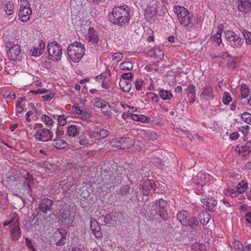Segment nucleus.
<instances>
[{
	"label": "nucleus",
	"mask_w": 251,
	"mask_h": 251,
	"mask_svg": "<svg viewBox=\"0 0 251 251\" xmlns=\"http://www.w3.org/2000/svg\"><path fill=\"white\" fill-rule=\"evenodd\" d=\"M188 97L190 99V102L194 103L196 98L195 87L193 84H191L185 90Z\"/></svg>",
	"instance_id": "393cba45"
},
{
	"label": "nucleus",
	"mask_w": 251,
	"mask_h": 251,
	"mask_svg": "<svg viewBox=\"0 0 251 251\" xmlns=\"http://www.w3.org/2000/svg\"><path fill=\"white\" fill-rule=\"evenodd\" d=\"M21 174L25 178L24 184L27 193H29L31 190L32 187L34 184V180L33 176L30 175L29 173L25 171H23Z\"/></svg>",
	"instance_id": "2eb2a0df"
},
{
	"label": "nucleus",
	"mask_w": 251,
	"mask_h": 251,
	"mask_svg": "<svg viewBox=\"0 0 251 251\" xmlns=\"http://www.w3.org/2000/svg\"><path fill=\"white\" fill-rule=\"evenodd\" d=\"M149 54L151 56H156L157 58L161 59L164 56V52L159 48L151 49L149 52Z\"/></svg>",
	"instance_id": "7c9ffc66"
},
{
	"label": "nucleus",
	"mask_w": 251,
	"mask_h": 251,
	"mask_svg": "<svg viewBox=\"0 0 251 251\" xmlns=\"http://www.w3.org/2000/svg\"><path fill=\"white\" fill-rule=\"evenodd\" d=\"M78 154L82 156V157L87 156V155H90V156H93V152L89 150H80L79 151Z\"/></svg>",
	"instance_id": "5fc2aeb1"
},
{
	"label": "nucleus",
	"mask_w": 251,
	"mask_h": 251,
	"mask_svg": "<svg viewBox=\"0 0 251 251\" xmlns=\"http://www.w3.org/2000/svg\"><path fill=\"white\" fill-rule=\"evenodd\" d=\"M242 121L247 124L251 125V114L248 112H244L241 115Z\"/></svg>",
	"instance_id": "c03bdc74"
},
{
	"label": "nucleus",
	"mask_w": 251,
	"mask_h": 251,
	"mask_svg": "<svg viewBox=\"0 0 251 251\" xmlns=\"http://www.w3.org/2000/svg\"><path fill=\"white\" fill-rule=\"evenodd\" d=\"M134 144V140L129 137L114 138L109 142V145L111 147L119 149L130 148Z\"/></svg>",
	"instance_id": "20e7f679"
},
{
	"label": "nucleus",
	"mask_w": 251,
	"mask_h": 251,
	"mask_svg": "<svg viewBox=\"0 0 251 251\" xmlns=\"http://www.w3.org/2000/svg\"><path fill=\"white\" fill-rule=\"evenodd\" d=\"M210 215L206 211H203L200 214L199 219L201 224L206 225L210 220Z\"/></svg>",
	"instance_id": "2f4dec72"
},
{
	"label": "nucleus",
	"mask_w": 251,
	"mask_h": 251,
	"mask_svg": "<svg viewBox=\"0 0 251 251\" xmlns=\"http://www.w3.org/2000/svg\"><path fill=\"white\" fill-rule=\"evenodd\" d=\"M201 202L203 203V208L210 211H213L214 208L217 204V201L211 197L202 198Z\"/></svg>",
	"instance_id": "dca6fc26"
},
{
	"label": "nucleus",
	"mask_w": 251,
	"mask_h": 251,
	"mask_svg": "<svg viewBox=\"0 0 251 251\" xmlns=\"http://www.w3.org/2000/svg\"><path fill=\"white\" fill-rule=\"evenodd\" d=\"M235 151H238L242 156L249 155L251 152V144L250 141L247 142L246 144L241 148H236Z\"/></svg>",
	"instance_id": "5701e85b"
},
{
	"label": "nucleus",
	"mask_w": 251,
	"mask_h": 251,
	"mask_svg": "<svg viewBox=\"0 0 251 251\" xmlns=\"http://www.w3.org/2000/svg\"><path fill=\"white\" fill-rule=\"evenodd\" d=\"M14 9V4L11 1H8L4 6L5 12L8 15H11L13 13Z\"/></svg>",
	"instance_id": "e433bc0d"
},
{
	"label": "nucleus",
	"mask_w": 251,
	"mask_h": 251,
	"mask_svg": "<svg viewBox=\"0 0 251 251\" xmlns=\"http://www.w3.org/2000/svg\"><path fill=\"white\" fill-rule=\"evenodd\" d=\"M69 182V177H64L63 179H62L59 183V186L62 188L63 187H64Z\"/></svg>",
	"instance_id": "e2e57ef3"
},
{
	"label": "nucleus",
	"mask_w": 251,
	"mask_h": 251,
	"mask_svg": "<svg viewBox=\"0 0 251 251\" xmlns=\"http://www.w3.org/2000/svg\"><path fill=\"white\" fill-rule=\"evenodd\" d=\"M143 80H137L135 81V88L137 90H141V86L143 84Z\"/></svg>",
	"instance_id": "0e129e2a"
},
{
	"label": "nucleus",
	"mask_w": 251,
	"mask_h": 251,
	"mask_svg": "<svg viewBox=\"0 0 251 251\" xmlns=\"http://www.w3.org/2000/svg\"><path fill=\"white\" fill-rule=\"evenodd\" d=\"M123 57V54L121 52H116L112 56V59L113 60H116L120 61L122 59Z\"/></svg>",
	"instance_id": "bf43d9fd"
},
{
	"label": "nucleus",
	"mask_w": 251,
	"mask_h": 251,
	"mask_svg": "<svg viewBox=\"0 0 251 251\" xmlns=\"http://www.w3.org/2000/svg\"><path fill=\"white\" fill-rule=\"evenodd\" d=\"M243 42L242 38L236 34L232 38L229 40L227 44L233 48H240Z\"/></svg>",
	"instance_id": "4be33fe9"
},
{
	"label": "nucleus",
	"mask_w": 251,
	"mask_h": 251,
	"mask_svg": "<svg viewBox=\"0 0 251 251\" xmlns=\"http://www.w3.org/2000/svg\"><path fill=\"white\" fill-rule=\"evenodd\" d=\"M157 7L156 4L148 5L145 10V16L147 18H152L155 17L158 15Z\"/></svg>",
	"instance_id": "aec40b11"
},
{
	"label": "nucleus",
	"mask_w": 251,
	"mask_h": 251,
	"mask_svg": "<svg viewBox=\"0 0 251 251\" xmlns=\"http://www.w3.org/2000/svg\"><path fill=\"white\" fill-rule=\"evenodd\" d=\"M251 8L250 0H238V8L242 12L247 13Z\"/></svg>",
	"instance_id": "412c9836"
},
{
	"label": "nucleus",
	"mask_w": 251,
	"mask_h": 251,
	"mask_svg": "<svg viewBox=\"0 0 251 251\" xmlns=\"http://www.w3.org/2000/svg\"><path fill=\"white\" fill-rule=\"evenodd\" d=\"M68 134L69 136L75 137L77 133V128L75 125L70 126L67 130Z\"/></svg>",
	"instance_id": "4c0bfd02"
},
{
	"label": "nucleus",
	"mask_w": 251,
	"mask_h": 251,
	"mask_svg": "<svg viewBox=\"0 0 251 251\" xmlns=\"http://www.w3.org/2000/svg\"><path fill=\"white\" fill-rule=\"evenodd\" d=\"M188 217V213L186 211L179 212L177 215V218L182 225H183V223L185 222V220H187Z\"/></svg>",
	"instance_id": "f704fd0d"
},
{
	"label": "nucleus",
	"mask_w": 251,
	"mask_h": 251,
	"mask_svg": "<svg viewBox=\"0 0 251 251\" xmlns=\"http://www.w3.org/2000/svg\"><path fill=\"white\" fill-rule=\"evenodd\" d=\"M237 194H238L237 190H235L232 188L228 189L226 193L227 195L229 196L231 198L235 197L237 196Z\"/></svg>",
	"instance_id": "4d7b16f0"
},
{
	"label": "nucleus",
	"mask_w": 251,
	"mask_h": 251,
	"mask_svg": "<svg viewBox=\"0 0 251 251\" xmlns=\"http://www.w3.org/2000/svg\"><path fill=\"white\" fill-rule=\"evenodd\" d=\"M89 136L91 138L100 140L99 132L98 130L90 131L89 132Z\"/></svg>",
	"instance_id": "3c124183"
},
{
	"label": "nucleus",
	"mask_w": 251,
	"mask_h": 251,
	"mask_svg": "<svg viewBox=\"0 0 251 251\" xmlns=\"http://www.w3.org/2000/svg\"><path fill=\"white\" fill-rule=\"evenodd\" d=\"M92 102L95 106L98 108H101L104 104V102H105L106 101L103 100L101 98H96L92 100Z\"/></svg>",
	"instance_id": "a19ab883"
},
{
	"label": "nucleus",
	"mask_w": 251,
	"mask_h": 251,
	"mask_svg": "<svg viewBox=\"0 0 251 251\" xmlns=\"http://www.w3.org/2000/svg\"><path fill=\"white\" fill-rule=\"evenodd\" d=\"M122 215L116 212L107 214L104 217V222L106 224H117L121 223Z\"/></svg>",
	"instance_id": "4468645a"
},
{
	"label": "nucleus",
	"mask_w": 251,
	"mask_h": 251,
	"mask_svg": "<svg viewBox=\"0 0 251 251\" xmlns=\"http://www.w3.org/2000/svg\"><path fill=\"white\" fill-rule=\"evenodd\" d=\"M222 28L220 27H218V31L213 37V41L215 42H217L218 45H220L222 43Z\"/></svg>",
	"instance_id": "ea45409f"
},
{
	"label": "nucleus",
	"mask_w": 251,
	"mask_h": 251,
	"mask_svg": "<svg viewBox=\"0 0 251 251\" xmlns=\"http://www.w3.org/2000/svg\"><path fill=\"white\" fill-rule=\"evenodd\" d=\"M64 133V131L63 129H62L60 127H58L57 128V130L56 131V134L57 137H61Z\"/></svg>",
	"instance_id": "338daca9"
},
{
	"label": "nucleus",
	"mask_w": 251,
	"mask_h": 251,
	"mask_svg": "<svg viewBox=\"0 0 251 251\" xmlns=\"http://www.w3.org/2000/svg\"><path fill=\"white\" fill-rule=\"evenodd\" d=\"M120 67L122 70H131L133 69V65L130 62H125L120 64Z\"/></svg>",
	"instance_id": "79ce46f5"
},
{
	"label": "nucleus",
	"mask_w": 251,
	"mask_h": 251,
	"mask_svg": "<svg viewBox=\"0 0 251 251\" xmlns=\"http://www.w3.org/2000/svg\"><path fill=\"white\" fill-rule=\"evenodd\" d=\"M248 183L245 180H242L237 185L236 190L238 194H241L244 192L248 188Z\"/></svg>",
	"instance_id": "72a5a7b5"
},
{
	"label": "nucleus",
	"mask_w": 251,
	"mask_h": 251,
	"mask_svg": "<svg viewBox=\"0 0 251 251\" xmlns=\"http://www.w3.org/2000/svg\"><path fill=\"white\" fill-rule=\"evenodd\" d=\"M67 53L71 60L74 62H79L85 54V48L82 44L75 42L67 48Z\"/></svg>",
	"instance_id": "f03ea898"
},
{
	"label": "nucleus",
	"mask_w": 251,
	"mask_h": 251,
	"mask_svg": "<svg viewBox=\"0 0 251 251\" xmlns=\"http://www.w3.org/2000/svg\"><path fill=\"white\" fill-rule=\"evenodd\" d=\"M102 113L105 115H109L110 114L111 106L107 104L106 101L104 102V104L100 108Z\"/></svg>",
	"instance_id": "37998d69"
},
{
	"label": "nucleus",
	"mask_w": 251,
	"mask_h": 251,
	"mask_svg": "<svg viewBox=\"0 0 251 251\" xmlns=\"http://www.w3.org/2000/svg\"><path fill=\"white\" fill-rule=\"evenodd\" d=\"M37 140L42 141H48L51 140L53 133L48 129L38 130L35 134Z\"/></svg>",
	"instance_id": "9b49d317"
},
{
	"label": "nucleus",
	"mask_w": 251,
	"mask_h": 251,
	"mask_svg": "<svg viewBox=\"0 0 251 251\" xmlns=\"http://www.w3.org/2000/svg\"><path fill=\"white\" fill-rule=\"evenodd\" d=\"M152 155H161L162 156H167L169 154V153L167 151H162L161 150L158 151H152Z\"/></svg>",
	"instance_id": "052dcab7"
},
{
	"label": "nucleus",
	"mask_w": 251,
	"mask_h": 251,
	"mask_svg": "<svg viewBox=\"0 0 251 251\" xmlns=\"http://www.w3.org/2000/svg\"><path fill=\"white\" fill-rule=\"evenodd\" d=\"M30 5L27 0H21L19 12V18L22 22H26L31 14Z\"/></svg>",
	"instance_id": "39448f33"
},
{
	"label": "nucleus",
	"mask_w": 251,
	"mask_h": 251,
	"mask_svg": "<svg viewBox=\"0 0 251 251\" xmlns=\"http://www.w3.org/2000/svg\"><path fill=\"white\" fill-rule=\"evenodd\" d=\"M175 12L177 16L180 24L183 26H188L191 23L193 14L186 8L181 6H176L175 8Z\"/></svg>",
	"instance_id": "7ed1b4c3"
},
{
	"label": "nucleus",
	"mask_w": 251,
	"mask_h": 251,
	"mask_svg": "<svg viewBox=\"0 0 251 251\" xmlns=\"http://www.w3.org/2000/svg\"><path fill=\"white\" fill-rule=\"evenodd\" d=\"M99 132L100 136V140L106 137L109 133V132L108 130L104 129H100V130L99 131Z\"/></svg>",
	"instance_id": "603ef678"
},
{
	"label": "nucleus",
	"mask_w": 251,
	"mask_h": 251,
	"mask_svg": "<svg viewBox=\"0 0 251 251\" xmlns=\"http://www.w3.org/2000/svg\"><path fill=\"white\" fill-rule=\"evenodd\" d=\"M233 245L236 251H245V247L239 241H235Z\"/></svg>",
	"instance_id": "de8ad7c7"
},
{
	"label": "nucleus",
	"mask_w": 251,
	"mask_h": 251,
	"mask_svg": "<svg viewBox=\"0 0 251 251\" xmlns=\"http://www.w3.org/2000/svg\"><path fill=\"white\" fill-rule=\"evenodd\" d=\"M130 12L129 8L126 5L115 7L109 15V20L114 25L125 26L130 20Z\"/></svg>",
	"instance_id": "f257e3e1"
},
{
	"label": "nucleus",
	"mask_w": 251,
	"mask_h": 251,
	"mask_svg": "<svg viewBox=\"0 0 251 251\" xmlns=\"http://www.w3.org/2000/svg\"><path fill=\"white\" fill-rule=\"evenodd\" d=\"M85 39L93 45L97 44L100 40L97 32L92 27H89L87 33L85 35Z\"/></svg>",
	"instance_id": "f8f14e48"
},
{
	"label": "nucleus",
	"mask_w": 251,
	"mask_h": 251,
	"mask_svg": "<svg viewBox=\"0 0 251 251\" xmlns=\"http://www.w3.org/2000/svg\"><path fill=\"white\" fill-rule=\"evenodd\" d=\"M242 33L244 36V38L246 41V42L248 44H251V32H249L246 29L242 30Z\"/></svg>",
	"instance_id": "49530a36"
},
{
	"label": "nucleus",
	"mask_w": 251,
	"mask_h": 251,
	"mask_svg": "<svg viewBox=\"0 0 251 251\" xmlns=\"http://www.w3.org/2000/svg\"><path fill=\"white\" fill-rule=\"evenodd\" d=\"M59 214L61 218L67 223H70L73 221L75 215H72L69 209V206L64 201H61L59 203Z\"/></svg>",
	"instance_id": "0eeeda50"
},
{
	"label": "nucleus",
	"mask_w": 251,
	"mask_h": 251,
	"mask_svg": "<svg viewBox=\"0 0 251 251\" xmlns=\"http://www.w3.org/2000/svg\"><path fill=\"white\" fill-rule=\"evenodd\" d=\"M156 187L153 179H146L142 184V191L145 195H149L152 194Z\"/></svg>",
	"instance_id": "6e6552de"
},
{
	"label": "nucleus",
	"mask_w": 251,
	"mask_h": 251,
	"mask_svg": "<svg viewBox=\"0 0 251 251\" xmlns=\"http://www.w3.org/2000/svg\"><path fill=\"white\" fill-rule=\"evenodd\" d=\"M48 52L53 61H59L61 57L62 48L56 42L49 43L48 46Z\"/></svg>",
	"instance_id": "423d86ee"
},
{
	"label": "nucleus",
	"mask_w": 251,
	"mask_h": 251,
	"mask_svg": "<svg viewBox=\"0 0 251 251\" xmlns=\"http://www.w3.org/2000/svg\"><path fill=\"white\" fill-rule=\"evenodd\" d=\"M90 228L93 231L100 230V226L94 218L90 219Z\"/></svg>",
	"instance_id": "58836bf2"
},
{
	"label": "nucleus",
	"mask_w": 251,
	"mask_h": 251,
	"mask_svg": "<svg viewBox=\"0 0 251 251\" xmlns=\"http://www.w3.org/2000/svg\"><path fill=\"white\" fill-rule=\"evenodd\" d=\"M53 204V201L48 198H44L41 200L39 204L40 210L44 213H47L50 211Z\"/></svg>",
	"instance_id": "f3484780"
},
{
	"label": "nucleus",
	"mask_w": 251,
	"mask_h": 251,
	"mask_svg": "<svg viewBox=\"0 0 251 251\" xmlns=\"http://www.w3.org/2000/svg\"><path fill=\"white\" fill-rule=\"evenodd\" d=\"M72 111L78 115H81L83 112L82 110L76 106H73L72 107Z\"/></svg>",
	"instance_id": "69168bd1"
},
{
	"label": "nucleus",
	"mask_w": 251,
	"mask_h": 251,
	"mask_svg": "<svg viewBox=\"0 0 251 251\" xmlns=\"http://www.w3.org/2000/svg\"><path fill=\"white\" fill-rule=\"evenodd\" d=\"M198 224L199 222L196 218L189 216L182 226H190L191 228L194 229L197 227Z\"/></svg>",
	"instance_id": "b1692460"
},
{
	"label": "nucleus",
	"mask_w": 251,
	"mask_h": 251,
	"mask_svg": "<svg viewBox=\"0 0 251 251\" xmlns=\"http://www.w3.org/2000/svg\"><path fill=\"white\" fill-rule=\"evenodd\" d=\"M113 104L112 109L116 113H121L123 110H126V108H129L128 105L120 101H116Z\"/></svg>",
	"instance_id": "a878e982"
},
{
	"label": "nucleus",
	"mask_w": 251,
	"mask_h": 251,
	"mask_svg": "<svg viewBox=\"0 0 251 251\" xmlns=\"http://www.w3.org/2000/svg\"><path fill=\"white\" fill-rule=\"evenodd\" d=\"M25 244L29 250L30 251H36L33 247L31 240L28 238H25Z\"/></svg>",
	"instance_id": "864d4df0"
},
{
	"label": "nucleus",
	"mask_w": 251,
	"mask_h": 251,
	"mask_svg": "<svg viewBox=\"0 0 251 251\" xmlns=\"http://www.w3.org/2000/svg\"><path fill=\"white\" fill-rule=\"evenodd\" d=\"M245 219L247 223L251 224V212H249L246 213Z\"/></svg>",
	"instance_id": "774afa93"
},
{
	"label": "nucleus",
	"mask_w": 251,
	"mask_h": 251,
	"mask_svg": "<svg viewBox=\"0 0 251 251\" xmlns=\"http://www.w3.org/2000/svg\"><path fill=\"white\" fill-rule=\"evenodd\" d=\"M201 100H209L213 98V90L212 87L206 85L201 95Z\"/></svg>",
	"instance_id": "a211bd4d"
},
{
	"label": "nucleus",
	"mask_w": 251,
	"mask_h": 251,
	"mask_svg": "<svg viewBox=\"0 0 251 251\" xmlns=\"http://www.w3.org/2000/svg\"><path fill=\"white\" fill-rule=\"evenodd\" d=\"M66 232L63 229H59L53 235V240L56 246H62L66 242Z\"/></svg>",
	"instance_id": "9d476101"
},
{
	"label": "nucleus",
	"mask_w": 251,
	"mask_h": 251,
	"mask_svg": "<svg viewBox=\"0 0 251 251\" xmlns=\"http://www.w3.org/2000/svg\"><path fill=\"white\" fill-rule=\"evenodd\" d=\"M241 97L243 98H247L250 93V90L246 86H242L241 88Z\"/></svg>",
	"instance_id": "09e8293b"
},
{
	"label": "nucleus",
	"mask_w": 251,
	"mask_h": 251,
	"mask_svg": "<svg viewBox=\"0 0 251 251\" xmlns=\"http://www.w3.org/2000/svg\"><path fill=\"white\" fill-rule=\"evenodd\" d=\"M236 35L234 32L228 30L225 32V37L226 40L227 42L229 41V40L231 39Z\"/></svg>",
	"instance_id": "6e6d98bb"
},
{
	"label": "nucleus",
	"mask_w": 251,
	"mask_h": 251,
	"mask_svg": "<svg viewBox=\"0 0 251 251\" xmlns=\"http://www.w3.org/2000/svg\"><path fill=\"white\" fill-rule=\"evenodd\" d=\"M119 85L121 89L125 92H129L132 87L131 81L126 79H121L119 82Z\"/></svg>",
	"instance_id": "cd10ccee"
},
{
	"label": "nucleus",
	"mask_w": 251,
	"mask_h": 251,
	"mask_svg": "<svg viewBox=\"0 0 251 251\" xmlns=\"http://www.w3.org/2000/svg\"><path fill=\"white\" fill-rule=\"evenodd\" d=\"M58 122L61 126H63L66 124V118L64 116H59L58 118Z\"/></svg>",
	"instance_id": "680f3d73"
},
{
	"label": "nucleus",
	"mask_w": 251,
	"mask_h": 251,
	"mask_svg": "<svg viewBox=\"0 0 251 251\" xmlns=\"http://www.w3.org/2000/svg\"><path fill=\"white\" fill-rule=\"evenodd\" d=\"M10 45H7L6 47L9 48L7 54L9 58L12 60H16L18 59L21 53V48L18 45H14L10 47Z\"/></svg>",
	"instance_id": "ddd939ff"
},
{
	"label": "nucleus",
	"mask_w": 251,
	"mask_h": 251,
	"mask_svg": "<svg viewBox=\"0 0 251 251\" xmlns=\"http://www.w3.org/2000/svg\"><path fill=\"white\" fill-rule=\"evenodd\" d=\"M45 50V44L40 43L38 45V48L33 47L32 49L30 50L32 53V55L35 57H37L40 55L44 52Z\"/></svg>",
	"instance_id": "c85d7f7f"
},
{
	"label": "nucleus",
	"mask_w": 251,
	"mask_h": 251,
	"mask_svg": "<svg viewBox=\"0 0 251 251\" xmlns=\"http://www.w3.org/2000/svg\"><path fill=\"white\" fill-rule=\"evenodd\" d=\"M52 144L56 149H64L67 146V143L65 140L59 139H54Z\"/></svg>",
	"instance_id": "473e14b6"
},
{
	"label": "nucleus",
	"mask_w": 251,
	"mask_h": 251,
	"mask_svg": "<svg viewBox=\"0 0 251 251\" xmlns=\"http://www.w3.org/2000/svg\"><path fill=\"white\" fill-rule=\"evenodd\" d=\"M41 118L47 125H51L53 123V120L47 115H43Z\"/></svg>",
	"instance_id": "8fccbe9b"
},
{
	"label": "nucleus",
	"mask_w": 251,
	"mask_h": 251,
	"mask_svg": "<svg viewBox=\"0 0 251 251\" xmlns=\"http://www.w3.org/2000/svg\"><path fill=\"white\" fill-rule=\"evenodd\" d=\"M155 211L163 220H166L167 218L166 209V202L163 199H159L156 201L155 206Z\"/></svg>",
	"instance_id": "1a4fd4ad"
},
{
	"label": "nucleus",
	"mask_w": 251,
	"mask_h": 251,
	"mask_svg": "<svg viewBox=\"0 0 251 251\" xmlns=\"http://www.w3.org/2000/svg\"><path fill=\"white\" fill-rule=\"evenodd\" d=\"M8 225H10L11 227L20 226L19 218L18 214L16 213H12L10 215L9 218L3 223L4 226Z\"/></svg>",
	"instance_id": "6ab92c4d"
},
{
	"label": "nucleus",
	"mask_w": 251,
	"mask_h": 251,
	"mask_svg": "<svg viewBox=\"0 0 251 251\" xmlns=\"http://www.w3.org/2000/svg\"><path fill=\"white\" fill-rule=\"evenodd\" d=\"M75 184V180L74 179L72 176L69 177V182L64 187H63L62 189L63 190V193H68L69 194L71 193V191L72 192L73 190L74 189L73 187Z\"/></svg>",
	"instance_id": "bb28decb"
},
{
	"label": "nucleus",
	"mask_w": 251,
	"mask_h": 251,
	"mask_svg": "<svg viewBox=\"0 0 251 251\" xmlns=\"http://www.w3.org/2000/svg\"><path fill=\"white\" fill-rule=\"evenodd\" d=\"M159 96L164 100H170L173 97L171 93L167 90H161L159 92Z\"/></svg>",
	"instance_id": "c9c22d12"
},
{
	"label": "nucleus",
	"mask_w": 251,
	"mask_h": 251,
	"mask_svg": "<svg viewBox=\"0 0 251 251\" xmlns=\"http://www.w3.org/2000/svg\"><path fill=\"white\" fill-rule=\"evenodd\" d=\"M21 236L20 226L11 227V236L13 240H18Z\"/></svg>",
	"instance_id": "c756f323"
},
{
	"label": "nucleus",
	"mask_w": 251,
	"mask_h": 251,
	"mask_svg": "<svg viewBox=\"0 0 251 251\" xmlns=\"http://www.w3.org/2000/svg\"><path fill=\"white\" fill-rule=\"evenodd\" d=\"M133 77V75L131 73H124L122 75V79H126L131 81Z\"/></svg>",
	"instance_id": "13d9d810"
},
{
	"label": "nucleus",
	"mask_w": 251,
	"mask_h": 251,
	"mask_svg": "<svg viewBox=\"0 0 251 251\" xmlns=\"http://www.w3.org/2000/svg\"><path fill=\"white\" fill-rule=\"evenodd\" d=\"M232 100L230 94L228 92H225L223 97V102L225 105H228Z\"/></svg>",
	"instance_id": "a18cd8bd"
}]
</instances>
